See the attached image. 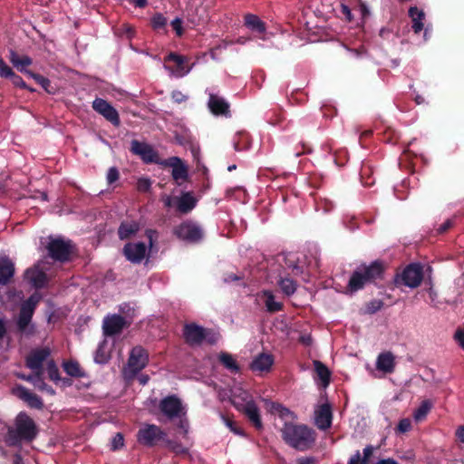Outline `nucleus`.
Segmentation results:
<instances>
[{
    "mask_svg": "<svg viewBox=\"0 0 464 464\" xmlns=\"http://www.w3.org/2000/svg\"><path fill=\"white\" fill-rule=\"evenodd\" d=\"M268 411L277 415L285 425L282 428V435L286 443L300 450L308 449L314 441L313 431L304 425H295L293 413L280 404L264 400Z\"/></svg>",
    "mask_w": 464,
    "mask_h": 464,
    "instance_id": "obj_1",
    "label": "nucleus"
},
{
    "mask_svg": "<svg viewBox=\"0 0 464 464\" xmlns=\"http://www.w3.org/2000/svg\"><path fill=\"white\" fill-rule=\"evenodd\" d=\"M230 401L233 405L242 411L256 429L262 428L259 410L252 396L240 385H235L230 390Z\"/></svg>",
    "mask_w": 464,
    "mask_h": 464,
    "instance_id": "obj_2",
    "label": "nucleus"
},
{
    "mask_svg": "<svg viewBox=\"0 0 464 464\" xmlns=\"http://www.w3.org/2000/svg\"><path fill=\"white\" fill-rule=\"evenodd\" d=\"M37 430L34 420L25 413H19L15 420V428L9 429L5 441L10 446H15L21 440H32Z\"/></svg>",
    "mask_w": 464,
    "mask_h": 464,
    "instance_id": "obj_3",
    "label": "nucleus"
},
{
    "mask_svg": "<svg viewBox=\"0 0 464 464\" xmlns=\"http://www.w3.org/2000/svg\"><path fill=\"white\" fill-rule=\"evenodd\" d=\"M40 299L41 296L39 294H34L22 304L19 315L16 319L17 331L21 334L28 336L34 334V327L32 324V317Z\"/></svg>",
    "mask_w": 464,
    "mask_h": 464,
    "instance_id": "obj_4",
    "label": "nucleus"
},
{
    "mask_svg": "<svg viewBox=\"0 0 464 464\" xmlns=\"http://www.w3.org/2000/svg\"><path fill=\"white\" fill-rule=\"evenodd\" d=\"M382 273V266L381 264L376 262L367 266H361L353 274L349 281V287L352 291H357L365 284L379 278Z\"/></svg>",
    "mask_w": 464,
    "mask_h": 464,
    "instance_id": "obj_5",
    "label": "nucleus"
},
{
    "mask_svg": "<svg viewBox=\"0 0 464 464\" xmlns=\"http://www.w3.org/2000/svg\"><path fill=\"white\" fill-rule=\"evenodd\" d=\"M148 360V353L142 347H134L130 352L128 363L123 370L125 377L129 379L132 378L147 365Z\"/></svg>",
    "mask_w": 464,
    "mask_h": 464,
    "instance_id": "obj_6",
    "label": "nucleus"
},
{
    "mask_svg": "<svg viewBox=\"0 0 464 464\" xmlns=\"http://www.w3.org/2000/svg\"><path fill=\"white\" fill-rule=\"evenodd\" d=\"M164 69L167 70L171 76L180 78L187 75L192 69V65L186 64V58L181 55L170 53L165 58Z\"/></svg>",
    "mask_w": 464,
    "mask_h": 464,
    "instance_id": "obj_7",
    "label": "nucleus"
},
{
    "mask_svg": "<svg viewBox=\"0 0 464 464\" xmlns=\"http://www.w3.org/2000/svg\"><path fill=\"white\" fill-rule=\"evenodd\" d=\"M48 251L53 259L65 261L69 259L72 252V246L70 241H65L62 238H55L50 241L48 245Z\"/></svg>",
    "mask_w": 464,
    "mask_h": 464,
    "instance_id": "obj_8",
    "label": "nucleus"
},
{
    "mask_svg": "<svg viewBox=\"0 0 464 464\" xmlns=\"http://www.w3.org/2000/svg\"><path fill=\"white\" fill-rule=\"evenodd\" d=\"M179 238L188 242H198L203 237L201 227L193 222H184L175 229Z\"/></svg>",
    "mask_w": 464,
    "mask_h": 464,
    "instance_id": "obj_9",
    "label": "nucleus"
},
{
    "mask_svg": "<svg viewBox=\"0 0 464 464\" xmlns=\"http://www.w3.org/2000/svg\"><path fill=\"white\" fill-rule=\"evenodd\" d=\"M50 356L48 347L36 348L33 350L26 358V365L34 372H43L44 363L47 364Z\"/></svg>",
    "mask_w": 464,
    "mask_h": 464,
    "instance_id": "obj_10",
    "label": "nucleus"
},
{
    "mask_svg": "<svg viewBox=\"0 0 464 464\" xmlns=\"http://www.w3.org/2000/svg\"><path fill=\"white\" fill-rule=\"evenodd\" d=\"M160 408L169 419L180 417L185 414V408L179 398L169 396L160 401Z\"/></svg>",
    "mask_w": 464,
    "mask_h": 464,
    "instance_id": "obj_11",
    "label": "nucleus"
},
{
    "mask_svg": "<svg viewBox=\"0 0 464 464\" xmlns=\"http://www.w3.org/2000/svg\"><path fill=\"white\" fill-rule=\"evenodd\" d=\"M164 433L156 425L146 424L138 432V440L143 445L152 446L155 442L163 438Z\"/></svg>",
    "mask_w": 464,
    "mask_h": 464,
    "instance_id": "obj_12",
    "label": "nucleus"
},
{
    "mask_svg": "<svg viewBox=\"0 0 464 464\" xmlns=\"http://www.w3.org/2000/svg\"><path fill=\"white\" fill-rule=\"evenodd\" d=\"M422 267L418 264H411L408 266L403 270L401 276L402 283L411 288L419 286L422 281Z\"/></svg>",
    "mask_w": 464,
    "mask_h": 464,
    "instance_id": "obj_13",
    "label": "nucleus"
},
{
    "mask_svg": "<svg viewBox=\"0 0 464 464\" xmlns=\"http://www.w3.org/2000/svg\"><path fill=\"white\" fill-rule=\"evenodd\" d=\"M208 333L202 327L197 324H188L185 326L184 336L186 341L192 344H199L204 340L208 339V342H215L214 338H208Z\"/></svg>",
    "mask_w": 464,
    "mask_h": 464,
    "instance_id": "obj_14",
    "label": "nucleus"
},
{
    "mask_svg": "<svg viewBox=\"0 0 464 464\" xmlns=\"http://www.w3.org/2000/svg\"><path fill=\"white\" fill-rule=\"evenodd\" d=\"M92 108L113 125L118 126L120 124V117L117 111L105 100L95 99L92 102Z\"/></svg>",
    "mask_w": 464,
    "mask_h": 464,
    "instance_id": "obj_15",
    "label": "nucleus"
},
{
    "mask_svg": "<svg viewBox=\"0 0 464 464\" xmlns=\"http://www.w3.org/2000/svg\"><path fill=\"white\" fill-rule=\"evenodd\" d=\"M161 164L164 166H169L172 169V178L179 185L187 179L188 169L179 158H169L161 162Z\"/></svg>",
    "mask_w": 464,
    "mask_h": 464,
    "instance_id": "obj_16",
    "label": "nucleus"
},
{
    "mask_svg": "<svg viewBox=\"0 0 464 464\" xmlns=\"http://www.w3.org/2000/svg\"><path fill=\"white\" fill-rule=\"evenodd\" d=\"M124 255L132 263H140L147 255V247L144 243H129L124 246Z\"/></svg>",
    "mask_w": 464,
    "mask_h": 464,
    "instance_id": "obj_17",
    "label": "nucleus"
},
{
    "mask_svg": "<svg viewBox=\"0 0 464 464\" xmlns=\"http://www.w3.org/2000/svg\"><path fill=\"white\" fill-rule=\"evenodd\" d=\"M128 322L121 315H108L103 320V332L106 335H113L120 333Z\"/></svg>",
    "mask_w": 464,
    "mask_h": 464,
    "instance_id": "obj_18",
    "label": "nucleus"
},
{
    "mask_svg": "<svg viewBox=\"0 0 464 464\" xmlns=\"http://www.w3.org/2000/svg\"><path fill=\"white\" fill-rule=\"evenodd\" d=\"M316 426L321 430H326L332 423V410L329 404L320 405L314 411Z\"/></svg>",
    "mask_w": 464,
    "mask_h": 464,
    "instance_id": "obj_19",
    "label": "nucleus"
},
{
    "mask_svg": "<svg viewBox=\"0 0 464 464\" xmlns=\"http://www.w3.org/2000/svg\"><path fill=\"white\" fill-rule=\"evenodd\" d=\"M130 150L134 154L140 156L146 162H154L156 160L157 155L155 151L146 143L132 140Z\"/></svg>",
    "mask_w": 464,
    "mask_h": 464,
    "instance_id": "obj_20",
    "label": "nucleus"
},
{
    "mask_svg": "<svg viewBox=\"0 0 464 464\" xmlns=\"http://www.w3.org/2000/svg\"><path fill=\"white\" fill-rule=\"evenodd\" d=\"M25 279L34 287H43L46 282V276L44 272L40 268V265H36L32 268L25 271Z\"/></svg>",
    "mask_w": 464,
    "mask_h": 464,
    "instance_id": "obj_21",
    "label": "nucleus"
},
{
    "mask_svg": "<svg viewBox=\"0 0 464 464\" xmlns=\"http://www.w3.org/2000/svg\"><path fill=\"white\" fill-rule=\"evenodd\" d=\"M395 368V357L391 352L382 353L376 360V369L384 373H392Z\"/></svg>",
    "mask_w": 464,
    "mask_h": 464,
    "instance_id": "obj_22",
    "label": "nucleus"
},
{
    "mask_svg": "<svg viewBox=\"0 0 464 464\" xmlns=\"http://www.w3.org/2000/svg\"><path fill=\"white\" fill-rule=\"evenodd\" d=\"M197 198L191 192H185L180 197L175 198L177 208L181 213L190 212L197 205Z\"/></svg>",
    "mask_w": 464,
    "mask_h": 464,
    "instance_id": "obj_23",
    "label": "nucleus"
},
{
    "mask_svg": "<svg viewBox=\"0 0 464 464\" xmlns=\"http://www.w3.org/2000/svg\"><path fill=\"white\" fill-rule=\"evenodd\" d=\"M13 392L14 395L26 401L29 406L37 409L42 408L43 402L41 399L24 387L18 386Z\"/></svg>",
    "mask_w": 464,
    "mask_h": 464,
    "instance_id": "obj_24",
    "label": "nucleus"
},
{
    "mask_svg": "<svg viewBox=\"0 0 464 464\" xmlns=\"http://www.w3.org/2000/svg\"><path fill=\"white\" fill-rule=\"evenodd\" d=\"M274 363V358L269 353H261L257 355L251 363V369L254 372H268Z\"/></svg>",
    "mask_w": 464,
    "mask_h": 464,
    "instance_id": "obj_25",
    "label": "nucleus"
},
{
    "mask_svg": "<svg viewBox=\"0 0 464 464\" xmlns=\"http://www.w3.org/2000/svg\"><path fill=\"white\" fill-rule=\"evenodd\" d=\"M245 24L247 28L252 30L253 32L258 33L262 34L260 38L262 40H266V24L261 19L252 14H247L245 15Z\"/></svg>",
    "mask_w": 464,
    "mask_h": 464,
    "instance_id": "obj_26",
    "label": "nucleus"
},
{
    "mask_svg": "<svg viewBox=\"0 0 464 464\" xmlns=\"http://www.w3.org/2000/svg\"><path fill=\"white\" fill-rule=\"evenodd\" d=\"M14 266L6 256H0V285H6L13 277Z\"/></svg>",
    "mask_w": 464,
    "mask_h": 464,
    "instance_id": "obj_27",
    "label": "nucleus"
},
{
    "mask_svg": "<svg viewBox=\"0 0 464 464\" xmlns=\"http://www.w3.org/2000/svg\"><path fill=\"white\" fill-rule=\"evenodd\" d=\"M228 103L221 97L210 94L208 100V108L216 115H227L228 112Z\"/></svg>",
    "mask_w": 464,
    "mask_h": 464,
    "instance_id": "obj_28",
    "label": "nucleus"
},
{
    "mask_svg": "<svg viewBox=\"0 0 464 464\" xmlns=\"http://www.w3.org/2000/svg\"><path fill=\"white\" fill-rule=\"evenodd\" d=\"M409 15L411 18L414 32L416 34L420 33L423 29L424 12L414 6L410 8Z\"/></svg>",
    "mask_w": 464,
    "mask_h": 464,
    "instance_id": "obj_29",
    "label": "nucleus"
},
{
    "mask_svg": "<svg viewBox=\"0 0 464 464\" xmlns=\"http://www.w3.org/2000/svg\"><path fill=\"white\" fill-rule=\"evenodd\" d=\"M10 62L13 65L17 68L20 72L26 73L29 72L26 67L32 63V59L26 55L19 56L15 52L11 51L9 56Z\"/></svg>",
    "mask_w": 464,
    "mask_h": 464,
    "instance_id": "obj_30",
    "label": "nucleus"
},
{
    "mask_svg": "<svg viewBox=\"0 0 464 464\" xmlns=\"http://www.w3.org/2000/svg\"><path fill=\"white\" fill-rule=\"evenodd\" d=\"M317 376L322 382L324 387H326L330 382V372L328 368L319 361L314 362Z\"/></svg>",
    "mask_w": 464,
    "mask_h": 464,
    "instance_id": "obj_31",
    "label": "nucleus"
},
{
    "mask_svg": "<svg viewBox=\"0 0 464 464\" xmlns=\"http://www.w3.org/2000/svg\"><path fill=\"white\" fill-rule=\"evenodd\" d=\"M138 230L139 225L136 222L122 223L119 227V237L121 239H126Z\"/></svg>",
    "mask_w": 464,
    "mask_h": 464,
    "instance_id": "obj_32",
    "label": "nucleus"
},
{
    "mask_svg": "<svg viewBox=\"0 0 464 464\" xmlns=\"http://www.w3.org/2000/svg\"><path fill=\"white\" fill-rule=\"evenodd\" d=\"M373 453V447L372 446H367L363 450V459L361 458L360 451H356L354 455H353L348 462V464H366L369 458Z\"/></svg>",
    "mask_w": 464,
    "mask_h": 464,
    "instance_id": "obj_33",
    "label": "nucleus"
},
{
    "mask_svg": "<svg viewBox=\"0 0 464 464\" xmlns=\"http://www.w3.org/2000/svg\"><path fill=\"white\" fill-rule=\"evenodd\" d=\"M432 407V403L429 401H424L416 409L413 413V418L416 421L422 420Z\"/></svg>",
    "mask_w": 464,
    "mask_h": 464,
    "instance_id": "obj_34",
    "label": "nucleus"
},
{
    "mask_svg": "<svg viewBox=\"0 0 464 464\" xmlns=\"http://www.w3.org/2000/svg\"><path fill=\"white\" fill-rule=\"evenodd\" d=\"M264 295L266 297L265 304L266 307L269 312H276L281 310L282 304L279 302L275 300V296L269 291L264 292Z\"/></svg>",
    "mask_w": 464,
    "mask_h": 464,
    "instance_id": "obj_35",
    "label": "nucleus"
},
{
    "mask_svg": "<svg viewBox=\"0 0 464 464\" xmlns=\"http://www.w3.org/2000/svg\"><path fill=\"white\" fill-rule=\"evenodd\" d=\"M219 360L224 364V366L232 372H237L238 371V365L232 355L225 353H221L219 355Z\"/></svg>",
    "mask_w": 464,
    "mask_h": 464,
    "instance_id": "obj_36",
    "label": "nucleus"
},
{
    "mask_svg": "<svg viewBox=\"0 0 464 464\" xmlns=\"http://www.w3.org/2000/svg\"><path fill=\"white\" fill-rule=\"evenodd\" d=\"M110 358V351L107 349V344L105 342L102 343L95 354V362L98 363H104L106 362Z\"/></svg>",
    "mask_w": 464,
    "mask_h": 464,
    "instance_id": "obj_37",
    "label": "nucleus"
},
{
    "mask_svg": "<svg viewBox=\"0 0 464 464\" xmlns=\"http://www.w3.org/2000/svg\"><path fill=\"white\" fill-rule=\"evenodd\" d=\"M63 369L66 372L67 374L72 377H80L83 375V372L82 369L80 368V365L76 362H67L63 363Z\"/></svg>",
    "mask_w": 464,
    "mask_h": 464,
    "instance_id": "obj_38",
    "label": "nucleus"
},
{
    "mask_svg": "<svg viewBox=\"0 0 464 464\" xmlns=\"http://www.w3.org/2000/svg\"><path fill=\"white\" fill-rule=\"evenodd\" d=\"M281 290L287 295L294 294L296 290V284L290 278H283L279 281Z\"/></svg>",
    "mask_w": 464,
    "mask_h": 464,
    "instance_id": "obj_39",
    "label": "nucleus"
},
{
    "mask_svg": "<svg viewBox=\"0 0 464 464\" xmlns=\"http://www.w3.org/2000/svg\"><path fill=\"white\" fill-rule=\"evenodd\" d=\"M46 370L48 376L52 381H59V370L53 360L47 362Z\"/></svg>",
    "mask_w": 464,
    "mask_h": 464,
    "instance_id": "obj_40",
    "label": "nucleus"
},
{
    "mask_svg": "<svg viewBox=\"0 0 464 464\" xmlns=\"http://www.w3.org/2000/svg\"><path fill=\"white\" fill-rule=\"evenodd\" d=\"M26 74L34 79L47 92H52V91L49 89L50 81L48 79L32 72H26Z\"/></svg>",
    "mask_w": 464,
    "mask_h": 464,
    "instance_id": "obj_41",
    "label": "nucleus"
},
{
    "mask_svg": "<svg viewBox=\"0 0 464 464\" xmlns=\"http://www.w3.org/2000/svg\"><path fill=\"white\" fill-rule=\"evenodd\" d=\"M169 448L176 454H185L188 452V446L177 443L174 441H168Z\"/></svg>",
    "mask_w": 464,
    "mask_h": 464,
    "instance_id": "obj_42",
    "label": "nucleus"
},
{
    "mask_svg": "<svg viewBox=\"0 0 464 464\" xmlns=\"http://www.w3.org/2000/svg\"><path fill=\"white\" fill-rule=\"evenodd\" d=\"M124 445V439L121 433H117L111 440V450H116L122 448Z\"/></svg>",
    "mask_w": 464,
    "mask_h": 464,
    "instance_id": "obj_43",
    "label": "nucleus"
},
{
    "mask_svg": "<svg viewBox=\"0 0 464 464\" xmlns=\"http://www.w3.org/2000/svg\"><path fill=\"white\" fill-rule=\"evenodd\" d=\"M0 76L5 78L14 76L13 70L4 62L3 59H0Z\"/></svg>",
    "mask_w": 464,
    "mask_h": 464,
    "instance_id": "obj_44",
    "label": "nucleus"
},
{
    "mask_svg": "<svg viewBox=\"0 0 464 464\" xmlns=\"http://www.w3.org/2000/svg\"><path fill=\"white\" fill-rule=\"evenodd\" d=\"M167 24V19L161 14H156L152 18V26L155 29H160Z\"/></svg>",
    "mask_w": 464,
    "mask_h": 464,
    "instance_id": "obj_45",
    "label": "nucleus"
},
{
    "mask_svg": "<svg viewBox=\"0 0 464 464\" xmlns=\"http://www.w3.org/2000/svg\"><path fill=\"white\" fill-rule=\"evenodd\" d=\"M34 386L35 388H37L38 390H40V391H44V392H48V393H51V394H53V392H53V390L52 388H50L49 386H47V385L44 382V381H43V379H42V376H41V375H40V376L37 378V380L34 382Z\"/></svg>",
    "mask_w": 464,
    "mask_h": 464,
    "instance_id": "obj_46",
    "label": "nucleus"
},
{
    "mask_svg": "<svg viewBox=\"0 0 464 464\" xmlns=\"http://www.w3.org/2000/svg\"><path fill=\"white\" fill-rule=\"evenodd\" d=\"M151 182L149 179L141 178L137 182V188L139 191L145 192L150 188Z\"/></svg>",
    "mask_w": 464,
    "mask_h": 464,
    "instance_id": "obj_47",
    "label": "nucleus"
},
{
    "mask_svg": "<svg viewBox=\"0 0 464 464\" xmlns=\"http://www.w3.org/2000/svg\"><path fill=\"white\" fill-rule=\"evenodd\" d=\"M411 428V422L409 419H402L397 426V431L400 433L407 432Z\"/></svg>",
    "mask_w": 464,
    "mask_h": 464,
    "instance_id": "obj_48",
    "label": "nucleus"
},
{
    "mask_svg": "<svg viewBox=\"0 0 464 464\" xmlns=\"http://www.w3.org/2000/svg\"><path fill=\"white\" fill-rule=\"evenodd\" d=\"M119 179V172L116 168H111L107 173V181L111 184Z\"/></svg>",
    "mask_w": 464,
    "mask_h": 464,
    "instance_id": "obj_49",
    "label": "nucleus"
},
{
    "mask_svg": "<svg viewBox=\"0 0 464 464\" xmlns=\"http://www.w3.org/2000/svg\"><path fill=\"white\" fill-rule=\"evenodd\" d=\"M454 337L459 345L464 350V328L458 329L454 334Z\"/></svg>",
    "mask_w": 464,
    "mask_h": 464,
    "instance_id": "obj_50",
    "label": "nucleus"
},
{
    "mask_svg": "<svg viewBox=\"0 0 464 464\" xmlns=\"http://www.w3.org/2000/svg\"><path fill=\"white\" fill-rule=\"evenodd\" d=\"M173 29L176 31L178 35L182 34V21L179 18H176L171 22Z\"/></svg>",
    "mask_w": 464,
    "mask_h": 464,
    "instance_id": "obj_51",
    "label": "nucleus"
},
{
    "mask_svg": "<svg viewBox=\"0 0 464 464\" xmlns=\"http://www.w3.org/2000/svg\"><path fill=\"white\" fill-rule=\"evenodd\" d=\"M172 99L176 102H182L184 101H186L187 99V96L185 94H183L181 92L179 91H174L172 92Z\"/></svg>",
    "mask_w": 464,
    "mask_h": 464,
    "instance_id": "obj_52",
    "label": "nucleus"
},
{
    "mask_svg": "<svg viewBox=\"0 0 464 464\" xmlns=\"http://www.w3.org/2000/svg\"><path fill=\"white\" fill-rule=\"evenodd\" d=\"M10 78L14 85L25 87V83L20 76L14 73V76H11Z\"/></svg>",
    "mask_w": 464,
    "mask_h": 464,
    "instance_id": "obj_53",
    "label": "nucleus"
},
{
    "mask_svg": "<svg viewBox=\"0 0 464 464\" xmlns=\"http://www.w3.org/2000/svg\"><path fill=\"white\" fill-rule=\"evenodd\" d=\"M222 420L226 426H227L233 432L238 433L237 430L234 427L235 423L231 420L222 416Z\"/></svg>",
    "mask_w": 464,
    "mask_h": 464,
    "instance_id": "obj_54",
    "label": "nucleus"
},
{
    "mask_svg": "<svg viewBox=\"0 0 464 464\" xmlns=\"http://www.w3.org/2000/svg\"><path fill=\"white\" fill-rule=\"evenodd\" d=\"M35 373L33 374V375H29L27 377H23L24 379H25L26 381L30 382L31 383H34V382L37 380V378L42 375L43 372H34Z\"/></svg>",
    "mask_w": 464,
    "mask_h": 464,
    "instance_id": "obj_55",
    "label": "nucleus"
},
{
    "mask_svg": "<svg viewBox=\"0 0 464 464\" xmlns=\"http://www.w3.org/2000/svg\"><path fill=\"white\" fill-rule=\"evenodd\" d=\"M457 438L464 443V426H459L456 430Z\"/></svg>",
    "mask_w": 464,
    "mask_h": 464,
    "instance_id": "obj_56",
    "label": "nucleus"
},
{
    "mask_svg": "<svg viewBox=\"0 0 464 464\" xmlns=\"http://www.w3.org/2000/svg\"><path fill=\"white\" fill-rule=\"evenodd\" d=\"M5 333H6L5 322L2 317H0V339H2L4 337Z\"/></svg>",
    "mask_w": 464,
    "mask_h": 464,
    "instance_id": "obj_57",
    "label": "nucleus"
},
{
    "mask_svg": "<svg viewBox=\"0 0 464 464\" xmlns=\"http://www.w3.org/2000/svg\"><path fill=\"white\" fill-rule=\"evenodd\" d=\"M376 464H398V463L395 459L389 458V459H381Z\"/></svg>",
    "mask_w": 464,
    "mask_h": 464,
    "instance_id": "obj_58",
    "label": "nucleus"
},
{
    "mask_svg": "<svg viewBox=\"0 0 464 464\" xmlns=\"http://www.w3.org/2000/svg\"><path fill=\"white\" fill-rule=\"evenodd\" d=\"M173 202H175V198H172L169 196H166L164 198V204H165L166 207H171Z\"/></svg>",
    "mask_w": 464,
    "mask_h": 464,
    "instance_id": "obj_59",
    "label": "nucleus"
},
{
    "mask_svg": "<svg viewBox=\"0 0 464 464\" xmlns=\"http://www.w3.org/2000/svg\"><path fill=\"white\" fill-rule=\"evenodd\" d=\"M343 13L346 15L348 20H352L351 11L346 5H343Z\"/></svg>",
    "mask_w": 464,
    "mask_h": 464,
    "instance_id": "obj_60",
    "label": "nucleus"
},
{
    "mask_svg": "<svg viewBox=\"0 0 464 464\" xmlns=\"http://www.w3.org/2000/svg\"><path fill=\"white\" fill-rule=\"evenodd\" d=\"M298 464H312L313 461L311 459L308 458H302L297 460Z\"/></svg>",
    "mask_w": 464,
    "mask_h": 464,
    "instance_id": "obj_61",
    "label": "nucleus"
},
{
    "mask_svg": "<svg viewBox=\"0 0 464 464\" xmlns=\"http://www.w3.org/2000/svg\"><path fill=\"white\" fill-rule=\"evenodd\" d=\"M136 6L143 7L145 6L147 0H132Z\"/></svg>",
    "mask_w": 464,
    "mask_h": 464,
    "instance_id": "obj_62",
    "label": "nucleus"
},
{
    "mask_svg": "<svg viewBox=\"0 0 464 464\" xmlns=\"http://www.w3.org/2000/svg\"><path fill=\"white\" fill-rule=\"evenodd\" d=\"M154 232L151 231V230H149L147 231V235H148V237H149V241H150V245L152 246V236H153Z\"/></svg>",
    "mask_w": 464,
    "mask_h": 464,
    "instance_id": "obj_63",
    "label": "nucleus"
},
{
    "mask_svg": "<svg viewBox=\"0 0 464 464\" xmlns=\"http://www.w3.org/2000/svg\"><path fill=\"white\" fill-rule=\"evenodd\" d=\"M451 226L450 224V221H447L446 223L443 224V226L441 227L440 230L441 231H445L447 228H449Z\"/></svg>",
    "mask_w": 464,
    "mask_h": 464,
    "instance_id": "obj_64",
    "label": "nucleus"
}]
</instances>
